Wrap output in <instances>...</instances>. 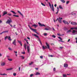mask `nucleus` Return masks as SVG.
<instances>
[{"instance_id": "f257e3e1", "label": "nucleus", "mask_w": 77, "mask_h": 77, "mask_svg": "<svg viewBox=\"0 0 77 77\" xmlns=\"http://www.w3.org/2000/svg\"><path fill=\"white\" fill-rule=\"evenodd\" d=\"M9 18L10 20H9V19H8L7 21L6 22V24H8L10 25L11 23H12V20H11L10 17H9Z\"/></svg>"}, {"instance_id": "f03ea898", "label": "nucleus", "mask_w": 77, "mask_h": 77, "mask_svg": "<svg viewBox=\"0 0 77 77\" xmlns=\"http://www.w3.org/2000/svg\"><path fill=\"white\" fill-rule=\"evenodd\" d=\"M48 4L49 5V6H50V8L52 10V11L54 12V6H53V4H52V7L51 5L50 2H48Z\"/></svg>"}, {"instance_id": "7ed1b4c3", "label": "nucleus", "mask_w": 77, "mask_h": 77, "mask_svg": "<svg viewBox=\"0 0 77 77\" xmlns=\"http://www.w3.org/2000/svg\"><path fill=\"white\" fill-rule=\"evenodd\" d=\"M46 45L47 46H47H45V49L46 48H48L50 50H51V49L50 48V45H48V43H47V42H46Z\"/></svg>"}, {"instance_id": "20e7f679", "label": "nucleus", "mask_w": 77, "mask_h": 77, "mask_svg": "<svg viewBox=\"0 0 77 77\" xmlns=\"http://www.w3.org/2000/svg\"><path fill=\"white\" fill-rule=\"evenodd\" d=\"M34 35L35 36V37H36L37 38H38V40L39 42H40V44H41V45H42V42H41V40H40V39H39V36H38L36 35V34H34Z\"/></svg>"}, {"instance_id": "39448f33", "label": "nucleus", "mask_w": 77, "mask_h": 77, "mask_svg": "<svg viewBox=\"0 0 77 77\" xmlns=\"http://www.w3.org/2000/svg\"><path fill=\"white\" fill-rule=\"evenodd\" d=\"M7 38H8V40L9 41H12V39H11V37L9 36H6L4 38V39L5 40H6V39H7Z\"/></svg>"}, {"instance_id": "423d86ee", "label": "nucleus", "mask_w": 77, "mask_h": 77, "mask_svg": "<svg viewBox=\"0 0 77 77\" xmlns=\"http://www.w3.org/2000/svg\"><path fill=\"white\" fill-rule=\"evenodd\" d=\"M62 18H60V17H59V18H57V20L60 23H62Z\"/></svg>"}, {"instance_id": "0eeeda50", "label": "nucleus", "mask_w": 77, "mask_h": 77, "mask_svg": "<svg viewBox=\"0 0 77 77\" xmlns=\"http://www.w3.org/2000/svg\"><path fill=\"white\" fill-rule=\"evenodd\" d=\"M63 22L65 24H69V23H68V21L66 20H63Z\"/></svg>"}, {"instance_id": "6e6552de", "label": "nucleus", "mask_w": 77, "mask_h": 77, "mask_svg": "<svg viewBox=\"0 0 77 77\" xmlns=\"http://www.w3.org/2000/svg\"><path fill=\"white\" fill-rule=\"evenodd\" d=\"M16 39H15L13 42L12 44H14V45H16Z\"/></svg>"}, {"instance_id": "1a4fd4ad", "label": "nucleus", "mask_w": 77, "mask_h": 77, "mask_svg": "<svg viewBox=\"0 0 77 77\" xmlns=\"http://www.w3.org/2000/svg\"><path fill=\"white\" fill-rule=\"evenodd\" d=\"M38 24L39 25V26H40V27H42L43 26H45V25H44V24H41V23H38Z\"/></svg>"}, {"instance_id": "9d476101", "label": "nucleus", "mask_w": 77, "mask_h": 77, "mask_svg": "<svg viewBox=\"0 0 77 77\" xmlns=\"http://www.w3.org/2000/svg\"><path fill=\"white\" fill-rule=\"evenodd\" d=\"M71 24H72V25H77V23L76 22H72L71 23Z\"/></svg>"}, {"instance_id": "9b49d317", "label": "nucleus", "mask_w": 77, "mask_h": 77, "mask_svg": "<svg viewBox=\"0 0 77 77\" xmlns=\"http://www.w3.org/2000/svg\"><path fill=\"white\" fill-rule=\"evenodd\" d=\"M27 49L28 53H29L30 52V47L29 46H27Z\"/></svg>"}, {"instance_id": "f8f14e48", "label": "nucleus", "mask_w": 77, "mask_h": 77, "mask_svg": "<svg viewBox=\"0 0 77 77\" xmlns=\"http://www.w3.org/2000/svg\"><path fill=\"white\" fill-rule=\"evenodd\" d=\"M17 42L19 43V44H20V45L21 46H23V45H22V44L21 43V41H20L19 40H18L17 41Z\"/></svg>"}, {"instance_id": "ddd939ff", "label": "nucleus", "mask_w": 77, "mask_h": 77, "mask_svg": "<svg viewBox=\"0 0 77 77\" xmlns=\"http://www.w3.org/2000/svg\"><path fill=\"white\" fill-rule=\"evenodd\" d=\"M58 38H59V39H60V40H59V41H60V42H63V41H62V39L61 38H60V37H59Z\"/></svg>"}, {"instance_id": "4468645a", "label": "nucleus", "mask_w": 77, "mask_h": 77, "mask_svg": "<svg viewBox=\"0 0 77 77\" xmlns=\"http://www.w3.org/2000/svg\"><path fill=\"white\" fill-rule=\"evenodd\" d=\"M13 69V68H10L9 69H6V71H11V70H12Z\"/></svg>"}, {"instance_id": "2eb2a0df", "label": "nucleus", "mask_w": 77, "mask_h": 77, "mask_svg": "<svg viewBox=\"0 0 77 77\" xmlns=\"http://www.w3.org/2000/svg\"><path fill=\"white\" fill-rule=\"evenodd\" d=\"M28 26L30 28V29H31V30H35V29H33V28H32L30 27V25H29Z\"/></svg>"}, {"instance_id": "dca6fc26", "label": "nucleus", "mask_w": 77, "mask_h": 77, "mask_svg": "<svg viewBox=\"0 0 77 77\" xmlns=\"http://www.w3.org/2000/svg\"><path fill=\"white\" fill-rule=\"evenodd\" d=\"M68 65L67 64H64V67H68Z\"/></svg>"}, {"instance_id": "f3484780", "label": "nucleus", "mask_w": 77, "mask_h": 77, "mask_svg": "<svg viewBox=\"0 0 77 77\" xmlns=\"http://www.w3.org/2000/svg\"><path fill=\"white\" fill-rule=\"evenodd\" d=\"M10 12H12V13L14 14H17V13H15V12L14 11H10Z\"/></svg>"}, {"instance_id": "a211bd4d", "label": "nucleus", "mask_w": 77, "mask_h": 77, "mask_svg": "<svg viewBox=\"0 0 77 77\" xmlns=\"http://www.w3.org/2000/svg\"><path fill=\"white\" fill-rule=\"evenodd\" d=\"M5 64H6V63H2L1 65V66H5Z\"/></svg>"}, {"instance_id": "6ab92c4d", "label": "nucleus", "mask_w": 77, "mask_h": 77, "mask_svg": "<svg viewBox=\"0 0 77 77\" xmlns=\"http://www.w3.org/2000/svg\"><path fill=\"white\" fill-rule=\"evenodd\" d=\"M8 12H7V11H5L3 14V15H6V14H7Z\"/></svg>"}, {"instance_id": "aec40b11", "label": "nucleus", "mask_w": 77, "mask_h": 77, "mask_svg": "<svg viewBox=\"0 0 77 77\" xmlns=\"http://www.w3.org/2000/svg\"><path fill=\"white\" fill-rule=\"evenodd\" d=\"M17 12H18V13H19L22 16V17H23V15L21 13L20 11H17Z\"/></svg>"}, {"instance_id": "412c9836", "label": "nucleus", "mask_w": 77, "mask_h": 77, "mask_svg": "<svg viewBox=\"0 0 77 77\" xmlns=\"http://www.w3.org/2000/svg\"><path fill=\"white\" fill-rule=\"evenodd\" d=\"M59 8L60 9H63V8H62V5H59Z\"/></svg>"}, {"instance_id": "4be33fe9", "label": "nucleus", "mask_w": 77, "mask_h": 77, "mask_svg": "<svg viewBox=\"0 0 77 77\" xmlns=\"http://www.w3.org/2000/svg\"><path fill=\"white\" fill-rule=\"evenodd\" d=\"M60 1L63 3H65V1L64 0H60Z\"/></svg>"}, {"instance_id": "5701e85b", "label": "nucleus", "mask_w": 77, "mask_h": 77, "mask_svg": "<svg viewBox=\"0 0 77 77\" xmlns=\"http://www.w3.org/2000/svg\"><path fill=\"white\" fill-rule=\"evenodd\" d=\"M36 31V29H35V30H33V32H35V33H36L38 35H39V33H38V32H37Z\"/></svg>"}, {"instance_id": "b1692460", "label": "nucleus", "mask_w": 77, "mask_h": 77, "mask_svg": "<svg viewBox=\"0 0 77 77\" xmlns=\"http://www.w3.org/2000/svg\"><path fill=\"white\" fill-rule=\"evenodd\" d=\"M23 46L24 48H25V50H26V44H24Z\"/></svg>"}, {"instance_id": "393cba45", "label": "nucleus", "mask_w": 77, "mask_h": 77, "mask_svg": "<svg viewBox=\"0 0 77 77\" xmlns=\"http://www.w3.org/2000/svg\"><path fill=\"white\" fill-rule=\"evenodd\" d=\"M75 32H77V31L75 30H73V31L72 32V33H75Z\"/></svg>"}, {"instance_id": "a878e982", "label": "nucleus", "mask_w": 77, "mask_h": 77, "mask_svg": "<svg viewBox=\"0 0 77 77\" xmlns=\"http://www.w3.org/2000/svg\"><path fill=\"white\" fill-rule=\"evenodd\" d=\"M13 17H19V16L15 15H13Z\"/></svg>"}, {"instance_id": "bb28decb", "label": "nucleus", "mask_w": 77, "mask_h": 77, "mask_svg": "<svg viewBox=\"0 0 77 77\" xmlns=\"http://www.w3.org/2000/svg\"><path fill=\"white\" fill-rule=\"evenodd\" d=\"M20 57H21V59H24V57L23 56H20Z\"/></svg>"}, {"instance_id": "cd10ccee", "label": "nucleus", "mask_w": 77, "mask_h": 77, "mask_svg": "<svg viewBox=\"0 0 77 77\" xmlns=\"http://www.w3.org/2000/svg\"><path fill=\"white\" fill-rule=\"evenodd\" d=\"M39 74H40V73H39L38 72H36V73L35 74V75H39Z\"/></svg>"}, {"instance_id": "c85d7f7f", "label": "nucleus", "mask_w": 77, "mask_h": 77, "mask_svg": "<svg viewBox=\"0 0 77 77\" xmlns=\"http://www.w3.org/2000/svg\"><path fill=\"white\" fill-rule=\"evenodd\" d=\"M63 77H67V76L66 75V74H63Z\"/></svg>"}, {"instance_id": "c756f323", "label": "nucleus", "mask_w": 77, "mask_h": 77, "mask_svg": "<svg viewBox=\"0 0 77 77\" xmlns=\"http://www.w3.org/2000/svg\"><path fill=\"white\" fill-rule=\"evenodd\" d=\"M8 60H9V61H12V59L8 58Z\"/></svg>"}, {"instance_id": "7c9ffc66", "label": "nucleus", "mask_w": 77, "mask_h": 77, "mask_svg": "<svg viewBox=\"0 0 77 77\" xmlns=\"http://www.w3.org/2000/svg\"><path fill=\"white\" fill-rule=\"evenodd\" d=\"M32 26L33 27H38V25H36V24L32 25Z\"/></svg>"}, {"instance_id": "2f4dec72", "label": "nucleus", "mask_w": 77, "mask_h": 77, "mask_svg": "<svg viewBox=\"0 0 77 77\" xmlns=\"http://www.w3.org/2000/svg\"><path fill=\"white\" fill-rule=\"evenodd\" d=\"M71 32V30L70 29L67 31V33H69V32Z\"/></svg>"}, {"instance_id": "473e14b6", "label": "nucleus", "mask_w": 77, "mask_h": 77, "mask_svg": "<svg viewBox=\"0 0 77 77\" xmlns=\"http://www.w3.org/2000/svg\"><path fill=\"white\" fill-rule=\"evenodd\" d=\"M7 15H8L9 16H11L12 15V14H11L8 13Z\"/></svg>"}, {"instance_id": "72a5a7b5", "label": "nucleus", "mask_w": 77, "mask_h": 77, "mask_svg": "<svg viewBox=\"0 0 77 77\" xmlns=\"http://www.w3.org/2000/svg\"><path fill=\"white\" fill-rule=\"evenodd\" d=\"M33 63V62H31V63H29V65H32Z\"/></svg>"}, {"instance_id": "f704fd0d", "label": "nucleus", "mask_w": 77, "mask_h": 77, "mask_svg": "<svg viewBox=\"0 0 77 77\" xmlns=\"http://www.w3.org/2000/svg\"><path fill=\"white\" fill-rule=\"evenodd\" d=\"M0 75H7V74H0Z\"/></svg>"}, {"instance_id": "c9c22d12", "label": "nucleus", "mask_w": 77, "mask_h": 77, "mask_svg": "<svg viewBox=\"0 0 77 77\" xmlns=\"http://www.w3.org/2000/svg\"><path fill=\"white\" fill-rule=\"evenodd\" d=\"M44 30H50V29H49V28H45Z\"/></svg>"}, {"instance_id": "e433bc0d", "label": "nucleus", "mask_w": 77, "mask_h": 77, "mask_svg": "<svg viewBox=\"0 0 77 77\" xmlns=\"http://www.w3.org/2000/svg\"><path fill=\"white\" fill-rule=\"evenodd\" d=\"M8 32H9L8 31H3V32L4 33H8Z\"/></svg>"}, {"instance_id": "4c0bfd02", "label": "nucleus", "mask_w": 77, "mask_h": 77, "mask_svg": "<svg viewBox=\"0 0 77 77\" xmlns=\"http://www.w3.org/2000/svg\"><path fill=\"white\" fill-rule=\"evenodd\" d=\"M72 15H76V13H73L72 14Z\"/></svg>"}, {"instance_id": "58836bf2", "label": "nucleus", "mask_w": 77, "mask_h": 77, "mask_svg": "<svg viewBox=\"0 0 77 77\" xmlns=\"http://www.w3.org/2000/svg\"><path fill=\"white\" fill-rule=\"evenodd\" d=\"M41 3L42 6H45V5H44V4H43L42 3Z\"/></svg>"}, {"instance_id": "ea45409f", "label": "nucleus", "mask_w": 77, "mask_h": 77, "mask_svg": "<svg viewBox=\"0 0 77 77\" xmlns=\"http://www.w3.org/2000/svg\"><path fill=\"white\" fill-rule=\"evenodd\" d=\"M43 35H44V36H47V34L46 33H44L43 34Z\"/></svg>"}, {"instance_id": "a19ab883", "label": "nucleus", "mask_w": 77, "mask_h": 77, "mask_svg": "<svg viewBox=\"0 0 77 77\" xmlns=\"http://www.w3.org/2000/svg\"><path fill=\"white\" fill-rule=\"evenodd\" d=\"M13 75L14 76H16V75H17V74L16 73H14L13 74Z\"/></svg>"}, {"instance_id": "79ce46f5", "label": "nucleus", "mask_w": 77, "mask_h": 77, "mask_svg": "<svg viewBox=\"0 0 77 77\" xmlns=\"http://www.w3.org/2000/svg\"><path fill=\"white\" fill-rule=\"evenodd\" d=\"M69 2V1H67L66 2V4H68Z\"/></svg>"}, {"instance_id": "37998d69", "label": "nucleus", "mask_w": 77, "mask_h": 77, "mask_svg": "<svg viewBox=\"0 0 77 77\" xmlns=\"http://www.w3.org/2000/svg\"><path fill=\"white\" fill-rule=\"evenodd\" d=\"M53 38H56V36L54 35H52Z\"/></svg>"}, {"instance_id": "c03bdc74", "label": "nucleus", "mask_w": 77, "mask_h": 77, "mask_svg": "<svg viewBox=\"0 0 77 77\" xmlns=\"http://www.w3.org/2000/svg\"><path fill=\"white\" fill-rule=\"evenodd\" d=\"M20 69H21V67H19V71H20Z\"/></svg>"}, {"instance_id": "a18cd8bd", "label": "nucleus", "mask_w": 77, "mask_h": 77, "mask_svg": "<svg viewBox=\"0 0 77 77\" xmlns=\"http://www.w3.org/2000/svg\"><path fill=\"white\" fill-rule=\"evenodd\" d=\"M54 71H56V68H54L53 69Z\"/></svg>"}, {"instance_id": "49530a36", "label": "nucleus", "mask_w": 77, "mask_h": 77, "mask_svg": "<svg viewBox=\"0 0 77 77\" xmlns=\"http://www.w3.org/2000/svg\"><path fill=\"white\" fill-rule=\"evenodd\" d=\"M42 48L43 49H44V50H45V47H44V46H43Z\"/></svg>"}, {"instance_id": "de8ad7c7", "label": "nucleus", "mask_w": 77, "mask_h": 77, "mask_svg": "<svg viewBox=\"0 0 77 77\" xmlns=\"http://www.w3.org/2000/svg\"><path fill=\"white\" fill-rule=\"evenodd\" d=\"M33 74H31L30 75V77H32V76H33Z\"/></svg>"}, {"instance_id": "09e8293b", "label": "nucleus", "mask_w": 77, "mask_h": 77, "mask_svg": "<svg viewBox=\"0 0 77 77\" xmlns=\"http://www.w3.org/2000/svg\"><path fill=\"white\" fill-rule=\"evenodd\" d=\"M49 56V57H53V56L52 55H50Z\"/></svg>"}, {"instance_id": "8fccbe9b", "label": "nucleus", "mask_w": 77, "mask_h": 77, "mask_svg": "<svg viewBox=\"0 0 77 77\" xmlns=\"http://www.w3.org/2000/svg\"><path fill=\"white\" fill-rule=\"evenodd\" d=\"M8 49L9 50H12V49L11 48H9Z\"/></svg>"}, {"instance_id": "3c124183", "label": "nucleus", "mask_w": 77, "mask_h": 77, "mask_svg": "<svg viewBox=\"0 0 77 77\" xmlns=\"http://www.w3.org/2000/svg\"><path fill=\"white\" fill-rule=\"evenodd\" d=\"M40 57L41 59H43V57L42 56H41Z\"/></svg>"}, {"instance_id": "603ef678", "label": "nucleus", "mask_w": 77, "mask_h": 77, "mask_svg": "<svg viewBox=\"0 0 77 77\" xmlns=\"http://www.w3.org/2000/svg\"><path fill=\"white\" fill-rule=\"evenodd\" d=\"M26 42L28 44H29V42H28V40H26Z\"/></svg>"}, {"instance_id": "864d4df0", "label": "nucleus", "mask_w": 77, "mask_h": 77, "mask_svg": "<svg viewBox=\"0 0 77 77\" xmlns=\"http://www.w3.org/2000/svg\"><path fill=\"white\" fill-rule=\"evenodd\" d=\"M57 11H59V7H57Z\"/></svg>"}, {"instance_id": "5fc2aeb1", "label": "nucleus", "mask_w": 77, "mask_h": 77, "mask_svg": "<svg viewBox=\"0 0 77 77\" xmlns=\"http://www.w3.org/2000/svg\"><path fill=\"white\" fill-rule=\"evenodd\" d=\"M3 33H4L3 32H2L0 33V35H2Z\"/></svg>"}, {"instance_id": "6e6d98bb", "label": "nucleus", "mask_w": 77, "mask_h": 77, "mask_svg": "<svg viewBox=\"0 0 77 77\" xmlns=\"http://www.w3.org/2000/svg\"><path fill=\"white\" fill-rule=\"evenodd\" d=\"M75 39L76 40V43L77 44V38H75Z\"/></svg>"}, {"instance_id": "4d7b16f0", "label": "nucleus", "mask_w": 77, "mask_h": 77, "mask_svg": "<svg viewBox=\"0 0 77 77\" xmlns=\"http://www.w3.org/2000/svg\"><path fill=\"white\" fill-rule=\"evenodd\" d=\"M2 23V21L0 20V24H1V23Z\"/></svg>"}, {"instance_id": "13d9d810", "label": "nucleus", "mask_w": 77, "mask_h": 77, "mask_svg": "<svg viewBox=\"0 0 77 77\" xmlns=\"http://www.w3.org/2000/svg\"><path fill=\"white\" fill-rule=\"evenodd\" d=\"M27 39H29V40H30V38H29V37H27Z\"/></svg>"}, {"instance_id": "bf43d9fd", "label": "nucleus", "mask_w": 77, "mask_h": 77, "mask_svg": "<svg viewBox=\"0 0 77 77\" xmlns=\"http://www.w3.org/2000/svg\"><path fill=\"white\" fill-rule=\"evenodd\" d=\"M22 54H25V52H22Z\"/></svg>"}, {"instance_id": "052dcab7", "label": "nucleus", "mask_w": 77, "mask_h": 77, "mask_svg": "<svg viewBox=\"0 0 77 77\" xmlns=\"http://www.w3.org/2000/svg\"><path fill=\"white\" fill-rule=\"evenodd\" d=\"M14 52L15 53H16V54H17V51H14Z\"/></svg>"}, {"instance_id": "680f3d73", "label": "nucleus", "mask_w": 77, "mask_h": 77, "mask_svg": "<svg viewBox=\"0 0 77 77\" xmlns=\"http://www.w3.org/2000/svg\"><path fill=\"white\" fill-rule=\"evenodd\" d=\"M57 35H58V36H61V35L60 34H57Z\"/></svg>"}, {"instance_id": "e2e57ef3", "label": "nucleus", "mask_w": 77, "mask_h": 77, "mask_svg": "<svg viewBox=\"0 0 77 77\" xmlns=\"http://www.w3.org/2000/svg\"><path fill=\"white\" fill-rule=\"evenodd\" d=\"M54 6H55V7H56V6H57V5L55 4Z\"/></svg>"}, {"instance_id": "0e129e2a", "label": "nucleus", "mask_w": 77, "mask_h": 77, "mask_svg": "<svg viewBox=\"0 0 77 77\" xmlns=\"http://www.w3.org/2000/svg\"><path fill=\"white\" fill-rule=\"evenodd\" d=\"M58 12H59V11H57V12L55 14H57V13H58Z\"/></svg>"}, {"instance_id": "69168bd1", "label": "nucleus", "mask_w": 77, "mask_h": 77, "mask_svg": "<svg viewBox=\"0 0 77 77\" xmlns=\"http://www.w3.org/2000/svg\"><path fill=\"white\" fill-rule=\"evenodd\" d=\"M60 48H61V49H62L63 48V47H60Z\"/></svg>"}, {"instance_id": "338daca9", "label": "nucleus", "mask_w": 77, "mask_h": 77, "mask_svg": "<svg viewBox=\"0 0 77 77\" xmlns=\"http://www.w3.org/2000/svg\"><path fill=\"white\" fill-rule=\"evenodd\" d=\"M69 41H70V39H69L68 41V42H69Z\"/></svg>"}, {"instance_id": "774afa93", "label": "nucleus", "mask_w": 77, "mask_h": 77, "mask_svg": "<svg viewBox=\"0 0 77 77\" xmlns=\"http://www.w3.org/2000/svg\"><path fill=\"white\" fill-rule=\"evenodd\" d=\"M2 56V54H0V56L1 57Z\"/></svg>"}]
</instances>
